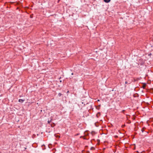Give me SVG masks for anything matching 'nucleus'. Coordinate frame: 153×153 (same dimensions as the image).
<instances>
[{
	"instance_id": "4",
	"label": "nucleus",
	"mask_w": 153,
	"mask_h": 153,
	"mask_svg": "<svg viewBox=\"0 0 153 153\" xmlns=\"http://www.w3.org/2000/svg\"><path fill=\"white\" fill-rule=\"evenodd\" d=\"M100 113H98L97 114L96 116H97V117H98V116H100Z\"/></svg>"
},
{
	"instance_id": "6",
	"label": "nucleus",
	"mask_w": 153,
	"mask_h": 153,
	"mask_svg": "<svg viewBox=\"0 0 153 153\" xmlns=\"http://www.w3.org/2000/svg\"><path fill=\"white\" fill-rule=\"evenodd\" d=\"M91 150H94V148L93 147H91Z\"/></svg>"
},
{
	"instance_id": "7",
	"label": "nucleus",
	"mask_w": 153,
	"mask_h": 153,
	"mask_svg": "<svg viewBox=\"0 0 153 153\" xmlns=\"http://www.w3.org/2000/svg\"><path fill=\"white\" fill-rule=\"evenodd\" d=\"M58 95L59 96H61V95H62V94L60 93H59V94H58Z\"/></svg>"
},
{
	"instance_id": "1",
	"label": "nucleus",
	"mask_w": 153,
	"mask_h": 153,
	"mask_svg": "<svg viewBox=\"0 0 153 153\" xmlns=\"http://www.w3.org/2000/svg\"><path fill=\"white\" fill-rule=\"evenodd\" d=\"M24 101V100H22V99H19V102H23Z\"/></svg>"
},
{
	"instance_id": "3",
	"label": "nucleus",
	"mask_w": 153,
	"mask_h": 153,
	"mask_svg": "<svg viewBox=\"0 0 153 153\" xmlns=\"http://www.w3.org/2000/svg\"><path fill=\"white\" fill-rule=\"evenodd\" d=\"M55 135L56 137H57L58 138H59L60 137V136L59 135Z\"/></svg>"
},
{
	"instance_id": "11",
	"label": "nucleus",
	"mask_w": 153,
	"mask_h": 153,
	"mask_svg": "<svg viewBox=\"0 0 153 153\" xmlns=\"http://www.w3.org/2000/svg\"><path fill=\"white\" fill-rule=\"evenodd\" d=\"M124 110H123V111H122V112H124Z\"/></svg>"
},
{
	"instance_id": "16",
	"label": "nucleus",
	"mask_w": 153,
	"mask_h": 153,
	"mask_svg": "<svg viewBox=\"0 0 153 153\" xmlns=\"http://www.w3.org/2000/svg\"><path fill=\"white\" fill-rule=\"evenodd\" d=\"M148 1V0H147Z\"/></svg>"
},
{
	"instance_id": "15",
	"label": "nucleus",
	"mask_w": 153,
	"mask_h": 153,
	"mask_svg": "<svg viewBox=\"0 0 153 153\" xmlns=\"http://www.w3.org/2000/svg\"><path fill=\"white\" fill-rule=\"evenodd\" d=\"M69 92V91H68L67 92L68 93Z\"/></svg>"
},
{
	"instance_id": "2",
	"label": "nucleus",
	"mask_w": 153,
	"mask_h": 153,
	"mask_svg": "<svg viewBox=\"0 0 153 153\" xmlns=\"http://www.w3.org/2000/svg\"><path fill=\"white\" fill-rule=\"evenodd\" d=\"M103 0L106 3H108L111 1V0Z\"/></svg>"
},
{
	"instance_id": "10",
	"label": "nucleus",
	"mask_w": 153,
	"mask_h": 153,
	"mask_svg": "<svg viewBox=\"0 0 153 153\" xmlns=\"http://www.w3.org/2000/svg\"><path fill=\"white\" fill-rule=\"evenodd\" d=\"M115 137H117V136H115Z\"/></svg>"
},
{
	"instance_id": "9",
	"label": "nucleus",
	"mask_w": 153,
	"mask_h": 153,
	"mask_svg": "<svg viewBox=\"0 0 153 153\" xmlns=\"http://www.w3.org/2000/svg\"><path fill=\"white\" fill-rule=\"evenodd\" d=\"M125 84H127V83H128V82H127L126 81V82H125Z\"/></svg>"
},
{
	"instance_id": "8",
	"label": "nucleus",
	"mask_w": 153,
	"mask_h": 153,
	"mask_svg": "<svg viewBox=\"0 0 153 153\" xmlns=\"http://www.w3.org/2000/svg\"><path fill=\"white\" fill-rule=\"evenodd\" d=\"M51 122V120L50 121H48V123H50Z\"/></svg>"
},
{
	"instance_id": "14",
	"label": "nucleus",
	"mask_w": 153,
	"mask_h": 153,
	"mask_svg": "<svg viewBox=\"0 0 153 153\" xmlns=\"http://www.w3.org/2000/svg\"><path fill=\"white\" fill-rule=\"evenodd\" d=\"M142 132H143V130L142 129Z\"/></svg>"
},
{
	"instance_id": "5",
	"label": "nucleus",
	"mask_w": 153,
	"mask_h": 153,
	"mask_svg": "<svg viewBox=\"0 0 153 153\" xmlns=\"http://www.w3.org/2000/svg\"><path fill=\"white\" fill-rule=\"evenodd\" d=\"M55 126V125L54 123H53V124H51V126L52 127H54Z\"/></svg>"
},
{
	"instance_id": "13",
	"label": "nucleus",
	"mask_w": 153,
	"mask_h": 153,
	"mask_svg": "<svg viewBox=\"0 0 153 153\" xmlns=\"http://www.w3.org/2000/svg\"><path fill=\"white\" fill-rule=\"evenodd\" d=\"M142 132H143V130L142 129Z\"/></svg>"
},
{
	"instance_id": "12",
	"label": "nucleus",
	"mask_w": 153,
	"mask_h": 153,
	"mask_svg": "<svg viewBox=\"0 0 153 153\" xmlns=\"http://www.w3.org/2000/svg\"><path fill=\"white\" fill-rule=\"evenodd\" d=\"M71 75H73V73H72L71 74Z\"/></svg>"
}]
</instances>
